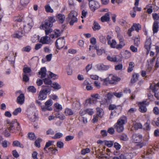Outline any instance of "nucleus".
Here are the masks:
<instances>
[{
	"label": "nucleus",
	"mask_w": 159,
	"mask_h": 159,
	"mask_svg": "<svg viewBox=\"0 0 159 159\" xmlns=\"http://www.w3.org/2000/svg\"><path fill=\"white\" fill-rule=\"evenodd\" d=\"M30 0H20L21 5L23 6H26L29 3Z\"/></svg>",
	"instance_id": "obj_56"
},
{
	"label": "nucleus",
	"mask_w": 159,
	"mask_h": 159,
	"mask_svg": "<svg viewBox=\"0 0 159 159\" xmlns=\"http://www.w3.org/2000/svg\"><path fill=\"white\" fill-rule=\"evenodd\" d=\"M43 89L40 91L38 97L39 99L40 100L45 99L47 98V94L51 91V87L49 86L43 85Z\"/></svg>",
	"instance_id": "obj_4"
},
{
	"label": "nucleus",
	"mask_w": 159,
	"mask_h": 159,
	"mask_svg": "<svg viewBox=\"0 0 159 159\" xmlns=\"http://www.w3.org/2000/svg\"><path fill=\"white\" fill-rule=\"evenodd\" d=\"M152 43V40L150 38H148L146 39L145 45L144 48L147 50V53L148 54L151 48V45Z\"/></svg>",
	"instance_id": "obj_12"
},
{
	"label": "nucleus",
	"mask_w": 159,
	"mask_h": 159,
	"mask_svg": "<svg viewBox=\"0 0 159 159\" xmlns=\"http://www.w3.org/2000/svg\"><path fill=\"white\" fill-rule=\"evenodd\" d=\"M109 76L110 78V84H115L118 81V78L112 74L109 75Z\"/></svg>",
	"instance_id": "obj_19"
},
{
	"label": "nucleus",
	"mask_w": 159,
	"mask_h": 159,
	"mask_svg": "<svg viewBox=\"0 0 159 159\" xmlns=\"http://www.w3.org/2000/svg\"><path fill=\"white\" fill-rule=\"evenodd\" d=\"M100 28L101 27L99 24L98 23L94 22L93 27V30H99Z\"/></svg>",
	"instance_id": "obj_45"
},
{
	"label": "nucleus",
	"mask_w": 159,
	"mask_h": 159,
	"mask_svg": "<svg viewBox=\"0 0 159 159\" xmlns=\"http://www.w3.org/2000/svg\"><path fill=\"white\" fill-rule=\"evenodd\" d=\"M54 143V141H53L49 140L48 142H46L45 146L44 148V150H45L46 149L52 145V144Z\"/></svg>",
	"instance_id": "obj_50"
},
{
	"label": "nucleus",
	"mask_w": 159,
	"mask_h": 159,
	"mask_svg": "<svg viewBox=\"0 0 159 159\" xmlns=\"http://www.w3.org/2000/svg\"><path fill=\"white\" fill-rule=\"evenodd\" d=\"M104 143L108 147L110 148L111 147L113 144V142L110 141H105Z\"/></svg>",
	"instance_id": "obj_49"
},
{
	"label": "nucleus",
	"mask_w": 159,
	"mask_h": 159,
	"mask_svg": "<svg viewBox=\"0 0 159 159\" xmlns=\"http://www.w3.org/2000/svg\"><path fill=\"white\" fill-rule=\"evenodd\" d=\"M28 135L29 139L31 140H34L36 139V137L34 133H29Z\"/></svg>",
	"instance_id": "obj_57"
},
{
	"label": "nucleus",
	"mask_w": 159,
	"mask_h": 159,
	"mask_svg": "<svg viewBox=\"0 0 159 159\" xmlns=\"http://www.w3.org/2000/svg\"><path fill=\"white\" fill-rule=\"evenodd\" d=\"M28 117L30 120L32 121H35L37 118L38 114L35 112H32V114L29 113Z\"/></svg>",
	"instance_id": "obj_21"
},
{
	"label": "nucleus",
	"mask_w": 159,
	"mask_h": 159,
	"mask_svg": "<svg viewBox=\"0 0 159 159\" xmlns=\"http://www.w3.org/2000/svg\"><path fill=\"white\" fill-rule=\"evenodd\" d=\"M44 104L45 106H41V109L42 111H51L52 110L51 106L53 104V102L51 99L48 100L45 102Z\"/></svg>",
	"instance_id": "obj_7"
},
{
	"label": "nucleus",
	"mask_w": 159,
	"mask_h": 159,
	"mask_svg": "<svg viewBox=\"0 0 159 159\" xmlns=\"http://www.w3.org/2000/svg\"><path fill=\"white\" fill-rule=\"evenodd\" d=\"M111 48H115L117 46V43L116 40L113 39L111 41H110L109 43H108Z\"/></svg>",
	"instance_id": "obj_38"
},
{
	"label": "nucleus",
	"mask_w": 159,
	"mask_h": 159,
	"mask_svg": "<svg viewBox=\"0 0 159 159\" xmlns=\"http://www.w3.org/2000/svg\"><path fill=\"white\" fill-rule=\"evenodd\" d=\"M28 90L33 93H35L36 92V89L33 86H30L28 88Z\"/></svg>",
	"instance_id": "obj_58"
},
{
	"label": "nucleus",
	"mask_w": 159,
	"mask_h": 159,
	"mask_svg": "<svg viewBox=\"0 0 159 159\" xmlns=\"http://www.w3.org/2000/svg\"><path fill=\"white\" fill-rule=\"evenodd\" d=\"M6 59L11 62L12 64L14 63L15 58H14V53L13 51L10 52L8 55L6 57Z\"/></svg>",
	"instance_id": "obj_16"
},
{
	"label": "nucleus",
	"mask_w": 159,
	"mask_h": 159,
	"mask_svg": "<svg viewBox=\"0 0 159 159\" xmlns=\"http://www.w3.org/2000/svg\"><path fill=\"white\" fill-rule=\"evenodd\" d=\"M21 108L19 107L16 109L13 112L12 114L14 116H16L19 113L21 112Z\"/></svg>",
	"instance_id": "obj_51"
},
{
	"label": "nucleus",
	"mask_w": 159,
	"mask_h": 159,
	"mask_svg": "<svg viewBox=\"0 0 159 159\" xmlns=\"http://www.w3.org/2000/svg\"><path fill=\"white\" fill-rule=\"evenodd\" d=\"M49 22V23H51L53 24V23L56 21V20L55 18L53 16L49 17L48 18V20H47Z\"/></svg>",
	"instance_id": "obj_61"
},
{
	"label": "nucleus",
	"mask_w": 159,
	"mask_h": 159,
	"mask_svg": "<svg viewBox=\"0 0 159 159\" xmlns=\"http://www.w3.org/2000/svg\"><path fill=\"white\" fill-rule=\"evenodd\" d=\"M107 58L108 60L110 61L113 62H117V58L116 57H111L110 56H108Z\"/></svg>",
	"instance_id": "obj_52"
},
{
	"label": "nucleus",
	"mask_w": 159,
	"mask_h": 159,
	"mask_svg": "<svg viewBox=\"0 0 159 159\" xmlns=\"http://www.w3.org/2000/svg\"><path fill=\"white\" fill-rule=\"evenodd\" d=\"M100 97L98 94L93 95H92V98L87 100L86 102L90 104L95 103L98 101V100L100 99Z\"/></svg>",
	"instance_id": "obj_10"
},
{
	"label": "nucleus",
	"mask_w": 159,
	"mask_h": 159,
	"mask_svg": "<svg viewBox=\"0 0 159 159\" xmlns=\"http://www.w3.org/2000/svg\"><path fill=\"white\" fill-rule=\"evenodd\" d=\"M25 101V97L24 94H21L18 96L17 99V101L18 103L22 105L24 103Z\"/></svg>",
	"instance_id": "obj_20"
},
{
	"label": "nucleus",
	"mask_w": 159,
	"mask_h": 159,
	"mask_svg": "<svg viewBox=\"0 0 159 159\" xmlns=\"http://www.w3.org/2000/svg\"><path fill=\"white\" fill-rule=\"evenodd\" d=\"M120 25L124 26L125 28H127L128 27V23L125 20H122L120 21Z\"/></svg>",
	"instance_id": "obj_59"
},
{
	"label": "nucleus",
	"mask_w": 159,
	"mask_h": 159,
	"mask_svg": "<svg viewBox=\"0 0 159 159\" xmlns=\"http://www.w3.org/2000/svg\"><path fill=\"white\" fill-rule=\"evenodd\" d=\"M0 144L2 145L3 148H6L8 146L10 145V143L8 141L6 140H4V141H3L2 140V141H1Z\"/></svg>",
	"instance_id": "obj_37"
},
{
	"label": "nucleus",
	"mask_w": 159,
	"mask_h": 159,
	"mask_svg": "<svg viewBox=\"0 0 159 159\" xmlns=\"http://www.w3.org/2000/svg\"><path fill=\"white\" fill-rule=\"evenodd\" d=\"M64 113L67 116L72 115L74 114V112L72 110L68 108L65 109Z\"/></svg>",
	"instance_id": "obj_35"
},
{
	"label": "nucleus",
	"mask_w": 159,
	"mask_h": 159,
	"mask_svg": "<svg viewBox=\"0 0 159 159\" xmlns=\"http://www.w3.org/2000/svg\"><path fill=\"white\" fill-rule=\"evenodd\" d=\"M49 75L51 78H52L53 79H57L58 77V76L57 75L54 74L51 72H50Z\"/></svg>",
	"instance_id": "obj_63"
},
{
	"label": "nucleus",
	"mask_w": 159,
	"mask_h": 159,
	"mask_svg": "<svg viewBox=\"0 0 159 159\" xmlns=\"http://www.w3.org/2000/svg\"><path fill=\"white\" fill-rule=\"evenodd\" d=\"M25 22L26 24L32 27L34 25V22L32 18L28 17L25 20Z\"/></svg>",
	"instance_id": "obj_28"
},
{
	"label": "nucleus",
	"mask_w": 159,
	"mask_h": 159,
	"mask_svg": "<svg viewBox=\"0 0 159 159\" xmlns=\"http://www.w3.org/2000/svg\"><path fill=\"white\" fill-rule=\"evenodd\" d=\"M127 122V118L126 116H123L120 118V132L124 129V125Z\"/></svg>",
	"instance_id": "obj_11"
},
{
	"label": "nucleus",
	"mask_w": 159,
	"mask_h": 159,
	"mask_svg": "<svg viewBox=\"0 0 159 159\" xmlns=\"http://www.w3.org/2000/svg\"><path fill=\"white\" fill-rule=\"evenodd\" d=\"M128 139L127 136L125 134H122L120 136V139L126 141Z\"/></svg>",
	"instance_id": "obj_60"
},
{
	"label": "nucleus",
	"mask_w": 159,
	"mask_h": 159,
	"mask_svg": "<svg viewBox=\"0 0 159 159\" xmlns=\"http://www.w3.org/2000/svg\"><path fill=\"white\" fill-rule=\"evenodd\" d=\"M56 17L57 20L60 23H63L66 19L65 16L61 14H57Z\"/></svg>",
	"instance_id": "obj_18"
},
{
	"label": "nucleus",
	"mask_w": 159,
	"mask_h": 159,
	"mask_svg": "<svg viewBox=\"0 0 159 159\" xmlns=\"http://www.w3.org/2000/svg\"><path fill=\"white\" fill-rule=\"evenodd\" d=\"M143 136L142 135L139 134H133L132 136V139L134 142L135 143L141 142L142 140Z\"/></svg>",
	"instance_id": "obj_13"
},
{
	"label": "nucleus",
	"mask_w": 159,
	"mask_h": 159,
	"mask_svg": "<svg viewBox=\"0 0 159 159\" xmlns=\"http://www.w3.org/2000/svg\"><path fill=\"white\" fill-rule=\"evenodd\" d=\"M90 152V150L89 148H86L85 149H83L81 151V154L83 155H85L86 154L89 153Z\"/></svg>",
	"instance_id": "obj_55"
},
{
	"label": "nucleus",
	"mask_w": 159,
	"mask_h": 159,
	"mask_svg": "<svg viewBox=\"0 0 159 159\" xmlns=\"http://www.w3.org/2000/svg\"><path fill=\"white\" fill-rule=\"evenodd\" d=\"M42 141V139L40 138H38L35 141V145L37 147L39 148L40 147V143Z\"/></svg>",
	"instance_id": "obj_54"
},
{
	"label": "nucleus",
	"mask_w": 159,
	"mask_h": 159,
	"mask_svg": "<svg viewBox=\"0 0 159 159\" xmlns=\"http://www.w3.org/2000/svg\"><path fill=\"white\" fill-rule=\"evenodd\" d=\"M101 21L102 22L109 21L110 19L109 15V13H106L105 15L101 17Z\"/></svg>",
	"instance_id": "obj_29"
},
{
	"label": "nucleus",
	"mask_w": 159,
	"mask_h": 159,
	"mask_svg": "<svg viewBox=\"0 0 159 159\" xmlns=\"http://www.w3.org/2000/svg\"><path fill=\"white\" fill-rule=\"evenodd\" d=\"M7 126L10 132L12 133H16L17 131L20 129L19 124L16 120H7L6 121Z\"/></svg>",
	"instance_id": "obj_1"
},
{
	"label": "nucleus",
	"mask_w": 159,
	"mask_h": 159,
	"mask_svg": "<svg viewBox=\"0 0 159 159\" xmlns=\"http://www.w3.org/2000/svg\"><path fill=\"white\" fill-rule=\"evenodd\" d=\"M123 58L125 59H128L131 56V53L129 51L127 50H124L121 51L120 53Z\"/></svg>",
	"instance_id": "obj_15"
},
{
	"label": "nucleus",
	"mask_w": 159,
	"mask_h": 159,
	"mask_svg": "<svg viewBox=\"0 0 159 159\" xmlns=\"http://www.w3.org/2000/svg\"><path fill=\"white\" fill-rule=\"evenodd\" d=\"M152 17L154 20L152 25V31L153 34L157 32L159 28V15L155 13L152 14Z\"/></svg>",
	"instance_id": "obj_3"
},
{
	"label": "nucleus",
	"mask_w": 159,
	"mask_h": 159,
	"mask_svg": "<svg viewBox=\"0 0 159 159\" xmlns=\"http://www.w3.org/2000/svg\"><path fill=\"white\" fill-rule=\"evenodd\" d=\"M89 51H90V55L93 57H94L95 56V49L96 47L93 46H90L89 48Z\"/></svg>",
	"instance_id": "obj_24"
},
{
	"label": "nucleus",
	"mask_w": 159,
	"mask_h": 159,
	"mask_svg": "<svg viewBox=\"0 0 159 159\" xmlns=\"http://www.w3.org/2000/svg\"><path fill=\"white\" fill-rule=\"evenodd\" d=\"M132 27H133V29H134V30H135L137 32H139L141 29V25L139 23H134Z\"/></svg>",
	"instance_id": "obj_26"
},
{
	"label": "nucleus",
	"mask_w": 159,
	"mask_h": 159,
	"mask_svg": "<svg viewBox=\"0 0 159 159\" xmlns=\"http://www.w3.org/2000/svg\"><path fill=\"white\" fill-rule=\"evenodd\" d=\"M114 147L116 149V151H115L114 152V155H118L119 154L118 151L119 150V144L116 142L114 144Z\"/></svg>",
	"instance_id": "obj_33"
},
{
	"label": "nucleus",
	"mask_w": 159,
	"mask_h": 159,
	"mask_svg": "<svg viewBox=\"0 0 159 159\" xmlns=\"http://www.w3.org/2000/svg\"><path fill=\"white\" fill-rule=\"evenodd\" d=\"M88 1L89 8L93 12L100 7L99 0H88Z\"/></svg>",
	"instance_id": "obj_6"
},
{
	"label": "nucleus",
	"mask_w": 159,
	"mask_h": 159,
	"mask_svg": "<svg viewBox=\"0 0 159 159\" xmlns=\"http://www.w3.org/2000/svg\"><path fill=\"white\" fill-rule=\"evenodd\" d=\"M77 13L76 11H71L68 15L66 19V21L68 22L71 25H73L76 22L78 21L77 18Z\"/></svg>",
	"instance_id": "obj_2"
},
{
	"label": "nucleus",
	"mask_w": 159,
	"mask_h": 159,
	"mask_svg": "<svg viewBox=\"0 0 159 159\" xmlns=\"http://www.w3.org/2000/svg\"><path fill=\"white\" fill-rule=\"evenodd\" d=\"M46 70L45 67L41 68L40 71L39 72V74L41 75V78H44L46 75Z\"/></svg>",
	"instance_id": "obj_23"
},
{
	"label": "nucleus",
	"mask_w": 159,
	"mask_h": 159,
	"mask_svg": "<svg viewBox=\"0 0 159 159\" xmlns=\"http://www.w3.org/2000/svg\"><path fill=\"white\" fill-rule=\"evenodd\" d=\"M63 136V134L61 133L58 132L55 134L52 138L54 139H59Z\"/></svg>",
	"instance_id": "obj_46"
},
{
	"label": "nucleus",
	"mask_w": 159,
	"mask_h": 159,
	"mask_svg": "<svg viewBox=\"0 0 159 159\" xmlns=\"http://www.w3.org/2000/svg\"><path fill=\"white\" fill-rule=\"evenodd\" d=\"M97 115L99 117H102L104 115V111L103 109L99 107L96 108Z\"/></svg>",
	"instance_id": "obj_25"
},
{
	"label": "nucleus",
	"mask_w": 159,
	"mask_h": 159,
	"mask_svg": "<svg viewBox=\"0 0 159 159\" xmlns=\"http://www.w3.org/2000/svg\"><path fill=\"white\" fill-rule=\"evenodd\" d=\"M133 126L135 130H137L139 129L143 128L142 124L140 123L136 122L133 124Z\"/></svg>",
	"instance_id": "obj_32"
},
{
	"label": "nucleus",
	"mask_w": 159,
	"mask_h": 159,
	"mask_svg": "<svg viewBox=\"0 0 159 159\" xmlns=\"http://www.w3.org/2000/svg\"><path fill=\"white\" fill-rule=\"evenodd\" d=\"M156 59V57H154L153 58L151 59L150 60V63L151 66H150L149 65H148V69H149V71H150L152 69V66H153V64L154 61H155Z\"/></svg>",
	"instance_id": "obj_42"
},
{
	"label": "nucleus",
	"mask_w": 159,
	"mask_h": 159,
	"mask_svg": "<svg viewBox=\"0 0 159 159\" xmlns=\"http://www.w3.org/2000/svg\"><path fill=\"white\" fill-rule=\"evenodd\" d=\"M114 128L113 127H110L108 128L107 132L110 134H113L115 132L114 129L118 132H119V119L117 120V123L115 124L113 126Z\"/></svg>",
	"instance_id": "obj_8"
},
{
	"label": "nucleus",
	"mask_w": 159,
	"mask_h": 159,
	"mask_svg": "<svg viewBox=\"0 0 159 159\" xmlns=\"http://www.w3.org/2000/svg\"><path fill=\"white\" fill-rule=\"evenodd\" d=\"M136 143L137 144L135 146L136 149L141 148L145 145V144L144 142H141Z\"/></svg>",
	"instance_id": "obj_47"
},
{
	"label": "nucleus",
	"mask_w": 159,
	"mask_h": 159,
	"mask_svg": "<svg viewBox=\"0 0 159 159\" xmlns=\"http://www.w3.org/2000/svg\"><path fill=\"white\" fill-rule=\"evenodd\" d=\"M51 86L55 89L58 90L61 88V85L57 83H53L52 84Z\"/></svg>",
	"instance_id": "obj_40"
},
{
	"label": "nucleus",
	"mask_w": 159,
	"mask_h": 159,
	"mask_svg": "<svg viewBox=\"0 0 159 159\" xmlns=\"http://www.w3.org/2000/svg\"><path fill=\"white\" fill-rule=\"evenodd\" d=\"M61 34L60 31L58 30H54V34L52 36V38H57Z\"/></svg>",
	"instance_id": "obj_48"
},
{
	"label": "nucleus",
	"mask_w": 159,
	"mask_h": 159,
	"mask_svg": "<svg viewBox=\"0 0 159 159\" xmlns=\"http://www.w3.org/2000/svg\"><path fill=\"white\" fill-rule=\"evenodd\" d=\"M150 120H147V122L144 125L143 129L144 130L149 131L150 130L151 127L150 126Z\"/></svg>",
	"instance_id": "obj_30"
},
{
	"label": "nucleus",
	"mask_w": 159,
	"mask_h": 159,
	"mask_svg": "<svg viewBox=\"0 0 159 159\" xmlns=\"http://www.w3.org/2000/svg\"><path fill=\"white\" fill-rule=\"evenodd\" d=\"M134 63L133 62H129V67L127 69V71L129 73L132 72L134 69Z\"/></svg>",
	"instance_id": "obj_34"
},
{
	"label": "nucleus",
	"mask_w": 159,
	"mask_h": 159,
	"mask_svg": "<svg viewBox=\"0 0 159 159\" xmlns=\"http://www.w3.org/2000/svg\"><path fill=\"white\" fill-rule=\"evenodd\" d=\"M14 20L15 22H20L22 21V17L21 16L15 17L14 18Z\"/></svg>",
	"instance_id": "obj_62"
},
{
	"label": "nucleus",
	"mask_w": 159,
	"mask_h": 159,
	"mask_svg": "<svg viewBox=\"0 0 159 159\" xmlns=\"http://www.w3.org/2000/svg\"><path fill=\"white\" fill-rule=\"evenodd\" d=\"M45 11L47 12L52 13L53 12V10L52 9L49 5H47L45 6Z\"/></svg>",
	"instance_id": "obj_43"
},
{
	"label": "nucleus",
	"mask_w": 159,
	"mask_h": 159,
	"mask_svg": "<svg viewBox=\"0 0 159 159\" xmlns=\"http://www.w3.org/2000/svg\"><path fill=\"white\" fill-rule=\"evenodd\" d=\"M97 68L100 70H106L108 69L109 67L108 66L100 64L97 66Z\"/></svg>",
	"instance_id": "obj_27"
},
{
	"label": "nucleus",
	"mask_w": 159,
	"mask_h": 159,
	"mask_svg": "<svg viewBox=\"0 0 159 159\" xmlns=\"http://www.w3.org/2000/svg\"><path fill=\"white\" fill-rule=\"evenodd\" d=\"M65 43V40L64 38H59L57 40L55 45L58 49H61L64 47Z\"/></svg>",
	"instance_id": "obj_9"
},
{
	"label": "nucleus",
	"mask_w": 159,
	"mask_h": 159,
	"mask_svg": "<svg viewBox=\"0 0 159 159\" xmlns=\"http://www.w3.org/2000/svg\"><path fill=\"white\" fill-rule=\"evenodd\" d=\"M139 75L138 73H134L132 75L131 79V82L132 84L135 83L138 80L139 77Z\"/></svg>",
	"instance_id": "obj_22"
},
{
	"label": "nucleus",
	"mask_w": 159,
	"mask_h": 159,
	"mask_svg": "<svg viewBox=\"0 0 159 159\" xmlns=\"http://www.w3.org/2000/svg\"><path fill=\"white\" fill-rule=\"evenodd\" d=\"M39 42L43 44H49L50 42V38L47 36H43L41 37Z\"/></svg>",
	"instance_id": "obj_17"
},
{
	"label": "nucleus",
	"mask_w": 159,
	"mask_h": 159,
	"mask_svg": "<svg viewBox=\"0 0 159 159\" xmlns=\"http://www.w3.org/2000/svg\"><path fill=\"white\" fill-rule=\"evenodd\" d=\"M53 25L51 23H49L48 21L46 20L42 22L40 25V28L43 30H45V34L46 35H48L52 31V28Z\"/></svg>",
	"instance_id": "obj_5"
},
{
	"label": "nucleus",
	"mask_w": 159,
	"mask_h": 159,
	"mask_svg": "<svg viewBox=\"0 0 159 159\" xmlns=\"http://www.w3.org/2000/svg\"><path fill=\"white\" fill-rule=\"evenodd\" d=\"M50 2L51 5L54 7H56L58 6V0H51Z\"/></svg>",
	"instance_id": "obj_36"
},
{
	"label": "nucleus",
	"mask_w": 159,
	"mask_h": 159,
	"mask_svg": "<svg viewBox=\"0 0 159 159\" xmlns=\"http://www.w3.org/2000/svg\"><path fill=\"white\" fill-rule=\"evenodd\" d=\"M12 145L14 147H19L20 148L23 147L22 145L21 144L20 142L17 140L13 141L12 143Z\"/></svg>",
	"instance_id": "obj_39"
},
{
	"label": "nucleus",
	"mask_w": 159,
	"mask_h": 159,
	"mask_svg": "<svg viewBox=\"0 0 159 159\" xmlns=\"http://www.w3.org/2000/svg\"><path fill=\"white\" fill-rule=\"evenodd\" d=\"M55 116L56 118L61 120H63L65 118V116L63 114H60L59 112H57L55 114Z\"/></svg>",
	"instance_id": "obj_41"
},
{
	"label": "nucleus",
	"mask_w": 159,
	"mask_h": 159,
	"mask_svg": "<svg viewBox=\"0 0 159 159\" xmlns=\"http://www.w3.org/2000/svg\"><path fill=\"white\" fill-rule=\"evenodd\" d=\"M32 27L28 25L27 24L24 25V31L26 33H28Z\"/></svg>",
	"instance_id": "obj_44"
},
{
	"label": "nucleus",
	"mask_w": 159,
	"mask_h": 159,
	"mask_svg": "<svg viewBox=\"0 0 159 159\" xmlns=\"http://www.w3.org/2000/svg\"><path fill=\"white\" fill-rule=\"evenodd\" d=\"M134 44L136 46H138L140 44V38L139 37H135L134 40Z\"/></svg>",
	"instance_id": "obj_53"
},
{
	"label": "nucleus",
	"mask_w": 159,
	"mask_h": 159,
	"mask_svg": "<svg viewBox=\"0 0 159 159\" xmlns=\"http://www.w3.org/2000/svg\"><path fill=\"white\" fill-rule=\"evenodd\" d=\"M125 45V42L123 39L120 38V48H122Z\"/></svg>",
	"instance_id": "obj_64"
},
{
	"label": "nucleus",
	"mask_w": 159,
	"mask_h": 159,
	"mask_svg": "<svg viewBox=\"0 0 159 159\" xmlns=\"http://www.w3.org/2000/svg\"><path fill=\"white\" fill-rule=\"evenodd\" d=\"M22 32L20 31H16L12 35L13 37L14 38H20L22 36Z\"/></svg>",
	"instance_id": "obj_31"
},
{
	"label": "nucleus",
	"mask_w": 159,
	"mask_h": 159,
	"mask_svg": "<svg viewBox=\"0 0 159 159\" xmlns=\"http://www.w3.org/2000/svg\"><path fill=\"white\" fill-rule=\"evenodd\" d=\"M146 102H140L139 104V110L142 113H145L147 111V108L146 107Z\"/></svg>",
	"instance_id": "obj_14"
}]
</instances>
